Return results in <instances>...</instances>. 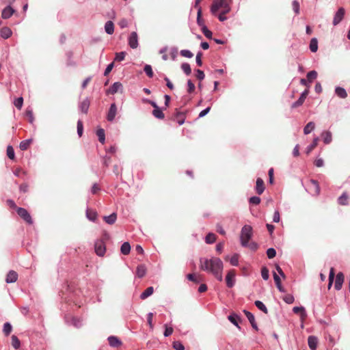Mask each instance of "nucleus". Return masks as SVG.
I'll use <instances>...</instances> for the list:
<instances>
[{"label":"nucleus","instance_id":"63","mask_svg":"<svg viewBox=\"0 0 350 350\" xmlns=\"http://www.w3.org/2000/svg\"><path fill=\"white\" fill-rule=\"evenodd\" d=\"M202 52L200 51L197 53L196 60V63H197L198 66H201L202 65Z\"/></svg>","mask_w":350,"mask_h":350},{"label":"nucleus","instance_id":"39","mask_svg":"<svg viewBox=\"0 0 350 350\" xmlns=\"http://www.w3.org/2000/svg\"><path fill=\"white\" fill-rule=\"evenodd\" d=\"M12 330V327L10 323H5L3 325V332L5 336H8Z\"/></svg>","mask_w":350,"mask_h":350},{"label":"nucleus","instance_id":"26","mask_svg":"<svg viewBox=\"0 0 350 350\" xmlns=\"http://www.w3.org/2000/svg\"><path fill=\"white\" fill-rule=\"evenodd\" d=\"M121 253L124 255H127L130 253L131 245L129 242H124L120 247Z\"/></svg>","mask_w":350,"mask_h":350},{"label":"nucleus","instance_id":"38","mask_svg":"<svg viewBox=\"0 0 350 350\" xmlns=\"http://www.w3.org/2000/svg\"><path fill=\"white\" fill-rule=\"evenodd\" d=\"M12 345L15 349H18L21 346V342L15 335L12 336Z\"/></svg>","mask_w":350,"mask_h":350},{"label":"nucleus","instance_id":"48","mask_svg":"<svg viewBox=\"0 0 350 350\" xmlns=\"http://www.w3.org/2000/svg\"><path fill=\"white\" fill-rule=\"evenodd\" d=\"M181 56L188 58H191L193 56V54L189 50L183 49L180 52Z\"/></svg>","mask_w":350,"mask_h":350},{"label":"nucleus","instance_id":"42","mask_svg":"<svg viewBox=\"0 0 350 350\" xmlns=\"http://www.w3.org/2000/svg\"><path fill=\"white\" fill-rule=\"evenodd\" d=\"M86 216L88 218V219L91 221H94L96 218V213L93 211L88 209L86 211Z\"/></svg>","mask_w":350,"mask_h":350},{"label":"nucleus","instance_id":"43","mask_svg":"<svg viewBox=\"0 0 350 350\" xmlns=\"http://www.w3.org/2000/svg\"><path fill=\"white\" fill-rule=\"evenodd\" d=\"M334 268H331L329 275V284H328V288H330L331 286L332 285L334 279Z\"/></svg>","mask_w":350,"mask_h":350},{"label":"nucleus","instance_id":"59","mask_svg":"<svg viewBox=\"0 0 350 350\" xmlns=\"http://www.w3.org/2000/svg\"><path fill=\"white\" fill-rule=\"evenodd\" d=\"M249 202L250 204L257 205L260 203V198L257 196H253L250 198Z\"/></svg>","mask_w":350,"mask_h":350},{"label":"nucleus","instance_id":"62","mask_svg":"<svg viewBox=\"0 0 350 350\" xmlns=\"http://www.w3.org/2000/svg\"><path fill=\"white\" fill-rule=\"evenodd\" d=\"M304 103V100L302 99V98L299 97V98L297 101H295V103H293L292 104L291 107L292 108H297V107L302 105Z\"/></svg>","mask_w":350,"mask_h":350},{"label":"nucleus","instance_id":"27","mask_svg":"<svg viewBox=\"0 0 350 350\" xmlns=\"http://www.w3.org/2000/svg\"><path fill=\"white\" fill-rule=\"evenodd\" d=\"M32 139L23 140L20 143L19 148L21 150H26L32 143Z\"/></svg>","mask_w":350,"mask_h":350},{"label":"nucleus","instance_id":"47","mask_svg":"<svg viewBox=\"0 0 350 350\" xmlns=\"http://www.w3.org/2000/svg\"><path fill=\"white\" fill-rule=\"evenodd\" d=\"M176 118L178 124L181 125L185 122V114L183 113L178 112L176 113Z\"/></svg>","mask_w":350,"mask_h":350},{"label":"nucleus","instance_id":"21","mask_svg":"<svg viewBox=\"0 0 350 350\" xmlns=\"http://www.w3.org/2000/svg\"><path fill=\"white\" fill-rule=\"evenodd\" d=\"M105 31L109 34L111 35L114 31V25L111 21H108L105 24Z\"/></svg>","mask_w":350,"mask_h":350},{"label":"nucleus","instance_id":"9","mask_svg":"<svg viewBox=\"0 0 350 350\" xmlns=\"http://www.w3.org/2000/svg\"><path fill=\"white\" fill-rule=\"evenodd\" d=\"M128 44L132 49H136L138 46V36L135 31L132 32L129 38Z\"/></svg>","mask_w":350,"mask_h":350},{"label":"nucleus","instance_id":"35","mask_svg":"<svg viewBox=\"0 0 350 350\" xmlns=\"http://www.w3.org/2000/svg\"><path fill=\"white\" fill-rule=\"evenodd\" d=\"M164 116V113L161 109L154 103V117L159 119H163Z\"/></svg>","mask_w":350,"mask_h":350},{"label":"nucleus","instance_id":"10","mask_svg":"<svg viewBox=\"0 0 350 350\" xmlns=\"http://www.w3.org/2000/svg\"><path fill=\"white\" fill-rule=\"evenodd\" d=\"M122 84L120 82H115L110 87V88L107 90L108 94H115L118 92H122Z\"/></svg>","mask_w":350,"mask_h":350},{"label":"nucleus","instance_id":"18","mask_svg":"<svg viewBox=\"0 0 350 350\" xmlns=\"http://www.w3.org/2000/svg\"><path fill=\"white\" fill-rule=\"evenodd\" d=\"M308 343L309 347L312 350H315L317 347L318 339L316 336H310L308 338Z\"/></svg>","mask_w":350,"mask_h":350},{"label":"nucleus","instance_id":"2","mask_svg":"<svg viewBox=\"0 0 350 350\" xmlns=\"http://www.w3.org/2000/svg\"><path fill=\"white\" fill-rule=\"evenodd\" d=\"M253 235L252 227L250 225H245L241 231L240 239L241 245L247 247L250 240Z\"/></svg>","mask_w":350,"mask_h":350},{"label":"nucleus","instance_id":"36","mask_svg":"<svg viewBox=\"0 0 350 350\" xmlns=\"http://www.w3.org/2000/svg\"><path fill=\"white\" fill-rule=\"evenodd\" d=\"M216 241V235L213 233H208L205 238V241L208 244L213 243Z\"/></svg>","mask_w":350,"mask_h":350},{"label":"nucleus","instance_id":"6","mask_svg":"<svg viewBox=\"0 0 350 350\" xmlns=\"http://www.w3.org/2000/svg\"><path fill=\"white\" fill-rule=\"evenodd\" d=\"M308 186L312 195L318 196L320 193V187L317 180L313 179L310 180Z\"/></svg>","mask_w":350,"mask_h":350},{"label":"nucleus","instance_id":"30","mask_svg":"<svg viewBox=\"0 0 350 350\" xmlns=\"http://www.w3.org/2000/svg\"><path fill=\"white\" fill-rule=\"evenodd\" d=\"M323 142L325 144H328L332 142V136L329 131H325L322 133Z\"/></svg>","mask_w":350,"mask_h":350},{"label":"nucleus","instance_id":"53","mask_svg":"<svg viewBox=\"0 0 350 350\" xmlns=\"http://www.w3.org/2000/svg\"><path fill=\"white\" fill-rule=\"evenodd\" d=\"M228 320L234 325L238 326V321L239 320V317L237 315H230L228 317Z\"/></svg>","mask_w":350,"mask_h":350},{"label":"nucleus","instance_id":"24","mask_svg":"<svg viewBox=\"0 0 350 350\" xmlns=\"http://www.w3.org/2000/svg\"><path fill=\"white\" fill-rule=\"evenodd\" d=\"M12 33L11 29L8 27H3L0 30V35L4 39L10 38Z\"/></svg>","mask_w":350,"mask_h":350},{"label":"nucleus","instance_id":"14","mask_svg":"<svg viewBox=\"0 0 350 350\" xmlns=\"http://www.w3.org/2000/svg\"><path fill=\"white\" fill-rule=\"evenodd\" d=\"M343 282L344 275L342 273L340 272L336 275L334 288L338 291L341 289Z\"/></svg>","mask_w":350,"mask_h":350},{"label":"nucleus","instance_id":"19","mask_svg":"<svg viewBox=\"0 0 350 350\" xmlns=\"http://www.w3.org/2000/svg\"><path fill=\"white\" fill-rule=\"evenodd\" d=\"M116 219L117 215L116 213H113L109 215L103 217V220L109 225L113 224L116 222Z\"/></svg>","mask_w":350,"mask_h":350},{"label":"nucleus","instance_id":"60","mask_svg":"<svg viewBox=\"0 0 350 350\" xmlns=\"http://www.w3.org/2000/svg\"><path fill=\"white\" fill-rule=\"evenodd\" d=\"M230 264L233 266H237L239 262V256L237 254L233 255L230 260Z\"/></svg>","mask_w":350,"mask_h":350},{"label":"nucleus","instance_id":"28","mask_svg":"<svg viewBox=\"0 0 350 350\" xmlns=\"http://www.w3.org/2000/svg\"><path fill=\"white\" fill-rule=\"evenodd\" d=\"M146 272V269L144 265H140L137 267L136 274L137 277L142 278L145 275Z\"/></svg>","mask_w":350,"mask_h":350},{"label":"nucleus","instance_id":"1","mask_svg":"<svg viewBox=\"0 0 350 350\" xmlns=\"http://www.w3.org/2000/svg\"><path fill=\"white\" fill-rule=\"evenodd\" d=\"M223 262L219 258H201L200 260V269L213 274L220 282L223 280Z\"/></svg>","mask_w":350,"mask_h":350},{"label":"nucleus","instance_id":"56","mask_svg":"<svg viewBox=\"0 0 350 350\" xmlns=\"http://www.w3.org/2000/svg\"><path fill=\"white\" fill-rule=\"evenodd\" d=\"M25 114L29 118V122L33 123L34 118L32 110L31 109H27Z\"/></svg>","mask_w":350,"mask_h":350},{"label":"nucleus","instance_id":"4","mask_svg":"<svg viewBox=\"0 0 350 350\" xmlns=\"http://www.w3.org/2000/svg\"><path fill=\"white\" fill-rule=\"evenodd\" d=\"M95 252L99 256H103L105 254L106 247L103 241L97 240L94 244Z\"/></svg>","mask_w":350,"mask_h":350},{"label":"nucleus","instance_id":"58","mask_svg":"<svg viewBox=\"0 0 350 350\" xmlns=\"http://www.w3.org/2000/svg\"><path fill=\"white\" fill-rule=\"evenodd\" d=\"M283 300L287 304H292L294 301V297L292 295L288 294L283 297Z\"/></svg>","mask_w":350,"mask_h":350},{"label":"nucleus","instance_id":"45","mask_svg":"<svg viewBox=\"0 0 350 350\" xmlns=\"http://www.w3.org/2000/svg\"><path fill=\"white\" fill-rule=\"evenodd\" d=\"M261 275L262 278L265 280H267L269 279V270L266 267H263L261 269Z\"/></svg>","mask_w":350,"mask_h":350},{"label":"nucleus","instance_id":"31","mask_svg":"<svg viewBox=\"0 0 350 350\" xmlns=\"http://www.w3.org/2000/svg\"><path fill=\"white\" fill-rule=\"evenodd\" d=\"M293 311L295 314H300L301 317L302 319H304L306 317V314L305 309L304 307L295 306L293 308Z\"/></svg>","mask_w":350,"mask_h":350},{"label":"nucleus","instance_id":"52","mask_svg":"<svg viewBox=\"0 0 350 350\" xmlns=\"http://www.w3.org/2000/svg\"><path fill=\"white\" fill-rule=\"evenodd\" d=\"M144 72L149 77H152L153 72L152 69V66L150 65H146L144 67Z\"/></svg>","mask_w":350,"mask_h":350},{"label":"nucleus","instance_id":"7","mask_svg":"<svg viewBox=\"0 0 350 350\" xmlns=\"http://www.w3.org/2000/svg\"><path fill=\"white\" fill-rule=\"evenodd\" d=\"M235 275L236 273L234 270H230L228 271V273L226 275V285L229 288H232L235 283Z\"/></svg>","mask_w":350,"mask_h":350},{"label":"nucleus","instance_id":"32","mask_svg":"<svg viewBox=\"0 0 350 350\" xmlns=\"http://www.w3.org/2000/svg\"><path fill=\"white\" fill-rule=\"evenodd\" d=\"M153 293V286L148 287L145 291L140 295L142 299H145Z\"/></svg>","mask_w":350,"mask_h":350},{"label":"nucleus","instance_id":"46","mask_svg":"<svg viewBox=\"0 0 350 350\" xmlns=\"http://www.w3.org/2000/svg\"><path fill=\"white\" fill-rule=\"evenodd\" d=\"M172 346L176 350H185L184 345L180 341H174Z\"/></svg>","mask_w":350,"mask_h":350},{"label":"nucleus","instance_id":"17","mask_svg":"<svg viewBox=\"0 0 350 350\" xmlns=\"http://www.w3.org/2000/svg\"><path fill=\"white\" fill-rule=\"evenodd\" d=\"M18 279V274L14 271H10L7 274L5 281L7 283L15 282Z\"/></svg>","mask_w":350,"mask_h":350},{"label":"nucleus","instance_id":"55","mask_svg":"<svg viewBox=\"0 0 350 350\" xmlns=\"http://www.w3.org/2000/svg\"><path fill=\"white\" fill-rule=\"evenodd\" d=\"M267 257L270 259L274 258L276 255L275 250L273 248H269L267 250Z\"/></svg>","mask_w":350,"mask_h":350},{"label":"nucleus","instance_id":"37","mask_svg":"<svg viewBox=\"0 0 350 350\" xmlns=\"http://www.w3.org/2000/svg\"><path fill=\"white\" fill-rule=\"evenodd\" d=\"M255 306L261 311H262L264 313L267 314L268 310L267 307L265 306V304L260 301H255Z\"/></svg>","mask_w":350,"mask_h":350},{"label":"nucleus","instance_id":"33","mask_svg":"<svg viewBox=\"0 0 350 350\" xmlns=\"http://www.w3.org/2000/svg\"><path fill=\"white\" fill-rule=\"evenodd\" d=\"M96 135L98 137V140L101 144H104L105 142V131L103 129H99L96 131Z\"/></svg>","mask_w":350,"mask_h":350},{"label":"nucleus","instance_id":"54","mask_svg":"<svg viewBox=\"0 0 350 350\" xmlns=\"http://www.w3.org/2000/svg\"><path fill=\"white\" fill-rule=\"evenodd\" d=\"M202 31L203 32V33L204 34V36L207 38H211L212 37V32L208 29V28L206 27V25H203L202 28Z\"/></svg>","mask_w":350,"mask_h":350},{"label":"nucleus","instance_id":"51","mask_svg":"<svg viewBox=\"0 0 350 350\" xmlns=\"http://www.w3.org/2000/svg\"><path fill=\"white\" fill-rule=\"evenodd\" d=\"M23 103V98L22 97H18L14 100V105L18 109H21Z\"/></svg>","mask_w":350,"mask_h":350},{"label":"nucleus","instance_id":"25","mask_svg":"<svg viewBox=\"0 0 350 350\" xmlns=\"http://www.w3.org/2000/svg\"><path fill=\"white\" fill-rule=\"evenodd\" d=\"M335 92L336 94L341 98H345L347 97V93L343 88L337 87L335 90Z\"/></svg>","mask_w":350,"mask_h":350},{"label":"nucleus","instance_id":"11","mask_svg":"<svg viewBox=\"0 0 350 350\" xmlns=\"http://www.w3.org/2000/svg\"><path fill=\"white\" fill-rule=\"evenodd\" d=\"M117 113V107L115 103H112L109 107L107 119L108 121H113L116 117Z\"/></svg>","mask_w":350,"mask_h":350},{"label":"nucleus","instance_id":"5","mask_svg":"<svg viewBox=\"0 0 350 350\" xmlns=\"http://www.w3.org/2000/svg\"><path fill=\"white\" fill-rule=\"evenodd\" d=\"M17 213L22 219H23L29 224H33L31 217L25 208L21 207L18 208Z\"/></svg>","mask_w":350,"mask_h":350},{"label":"nucleus","instance_id":"41","mask_svg":"<svg viewBox=\"0 0 350 350\" xmlns=\"http://www.w3.org/2000/svg\"><path fill=\"white\" fill-rule=\"evenodd\" d=\"M181 68L187 75H189L191 72L190 65L188 63H183L181 65Z\"/></svg>","mask_w":350,"mask_h":350},{"label":"nucleus","instance_id":"8","mask_svg":"<svg viewBox=\"0 0 350 350\" xmlns=\"http://www.w3.org/2000/svg\"><path fill=\"white\" fill-rule=\"evenodd\" d=\"M345 14V10L343 8H340L334 15L333 25H337L343 19Z\"/></svg>","mask_w":350,"mask_h":350},{"label":"nucleus","instance_id":"15","mask_svg":"<svg viewBox=\"0 0 350 350\" xmlns=\"http://www.w3.org/2000/svg\"><path fill=\"white\" fill-rule=\"evenodd\" d=\"M265 191V183L262 178H258L256 180V191L258 195H261Z\"/></svg>","mask_w":350,"mask_h":350},{"label":"nucleus","instance_id":"49","mask_svg":"<svg viewBox=\"0 0 350 350\" xmlns=\"http://www.w3.org/2000/svg\"><path fill=\"white\" fill-rule=\"evenodd\" d=\"M202 10L199 8L198 10L197 23L200 27H203L204 25V21L201 18Z\"/></svg>","mask_w":350,"mask_h":350},{"label":"nucleus","instance_id":"61","mask_svg":"<svg viewBox=\"0 0 350 350\" xmlns=\"http://www.w3.org/2000/svg\"><path fill=\"white\" fill-rule=\"evenodd\" d=\"M293 8L295 14H298L299 13V3L297 0L293 1L292 3Z\"/></svg>","mask_w":350,"mask_h":350},{"label":"nucleus","instance_id":"57","mask_svg":"<svg viewBox=\"0 0 350 350\" xmlns=\"http://www.w3.org/2000/svg\"><path fill=\"white\" fill-rule=\"evenodd\" d=\"M83 123L81 120H78L77 122V133L79 137H81L83 134Z\"/></svg>","mask_w":350,"mask_h":350},{"label":"nucleus","instance_id":"44","mask_svg":"<svg viewBox=\"0 0 350 350\" xmlns=\"http://www.w3.org/2000/svg\"><path fill=\"white\" fill-rule=\"evenodd\" d=\"M7 155L10 159H14L15 154H14V150L12 146H8L7 148Z\"/></svg>","mask_w":350,"mask_h":350},{"label":"nucleus","instance_id":"34","mask_svg":"<svg viewBox=\"0 0 350 350\" xmlns=\"http://www.w3.org/2000/svg\"><path fill=\"white\" fill-rule=\"evenodd\" d=\"M314 127L315 124L313 122H308L304 129V134H309L312 130H314Z\"/></svg>","mask_w":350,"mask_h":350},{"label":"nucleus","instance_id":"64","mask_svg":"<svg viewBox=\"0 0 350 350\" xmlns=\"http://www.w3.org/2000/svg\"><path fill=\"white\" fill-rule=\"evenodd\" d=\"M118 25L121 29H124L128 26V21L126 19L122 18L119 21Z\"/></svg>","mask_w":350,"mask_h":350},{"label":"nucleus","instance_id":"16","mask_svg":"<svg viewBox=\"0 0 350 350\" xmlns=\"http://www.w3.org/2000/svg\"><path fill=\"white\" fill-rule=\"evenodd\" d=\"M109 344L112 347H118L122 345L121 340L116 336H111L107 338Z\"/></svg>","mask_w":350,"mask_h":350},{"label":"nucleus","instance_id":"40","mask_svg":"<svg viewBox=\"0 0 350 350\" xmlns=\"http://www.w3.org/2000/svg\"><path fill=\"white\" fill-rule=\"evenodd\" d=\"M317 77V72L315 70L310 71L307 74V80L308 82L312 83Z\"/></svg>","mask_w":350,"mask_h":350},{"label":"nucleus","instance_id":"29","mask_svg":"<svg viewBox=\"0 0 350 350\" xmlns=\"http://www.w3.org/2000/svg\"><path fill=\"white\" fill-rule=\"evenodd\" d=\"M310 49L312 52L315 53L318 50V41L317 39L314 38H312L310 42Z\"/></svg>","mask_w":350,"mask_h":350},{"label":"nucleus","instance_id":"50","mask_svg":"<svg viewBox=\"0 0 350 350\" xmlns=\"http://www.w3.org/2000/svg\"><path fill=\"white\" fill-rule=\"evenodd\" d=\"M126 55L125 52H120L116 53L115 61L121 62L124 59Z\"/></svg>","mask_w":350,"mask_h":350},{"label":"nucleus","instance_id":"23","mask_svg":"<svg viewBox=\"0 0 350 350\" xmlns=\"http://www.w3.org/2000/svg\"><path fill=\"white\" fill-rule=\"evenodd\" d=\"M349 196L346 192H344L338 199L340 205L345 206L348 204Z\"/></svg>","mask_w":350,"mask_h":350},{"label":"nucleus","instance_id":"22","mask_svg":"<svg viewBox=\"0 0 350 350\" xmlns=\"http://www.w3.org/2000/svg\"><path fill=\"white\" fill-rule=\"evenodd\" d=\"M188 280L195 282L199 283L203 280V278L201 275H196L194 273H189L187 275Z\"/></svg>","mask_w":350,"mask_h":350},{"label":"nucleus","instance_id":"12","mask_svg":"<svg viewBox=\"0 0 350 350\" xmlns=\"http://www.w3.org/2000/svg\"><path fill=\"white\" fill-rule=\"evenodd\" d=\"M90 102L87 98L79 104V108L80 111L83 113H87L89 109Z\"/></svg>","mask_w":350,"mask_h":350},{"label":"nucleus","instance_id":"13","mask_svg":"<svg viewBox=\"0 0 350 350\" xmlns=\"http://www.w3.org/2000/svg\"><path fill=\"white\" fill-rule=\"evenodd\" d=\"M14 12V10L10 5H8L3 10L1 17L4 19H8L12 16Z\"/></svg>","mask_w":350,"mask_h":350},{"label":"nucleus","instance_id":"3","mask_svg":"<svg viewBox=\"0 0 350 350\" xmlns=\"http://www.w3.org/2000/svg\"><path fill=\"white\" fill-rule=\"evenodd\" d=\"M231 2L232 0H215L211 8V13L215 14L219 9L229 7Z\"/></svg>","mask_w":350,"mask_h":350},{"label":"nucleus","instance_id":"20","mask_svg":"<svg viewBox=\"0 0 350 350\" xmlns=\"http://www.w3.org/2000/svg\"><path fill=\"white\" fill-rule=\"evenodd\" d=\"M244 313L247 318L248 319L249 321L250 322L252 327L255 329L256 330L258 329L256 323L255 322V318L254 316L249 311L244 310Z\"/></svg>","mask_w":350,"mask_h":350}]
</instances>
